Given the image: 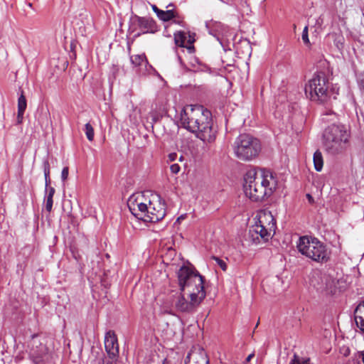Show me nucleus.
<instances>
[{
    "instance_id": "f257e3e1",
    "label": "nucleus",
    "mask_w": 364,
    "mask_h": 364,
    "mask_svg": "<svg viewBox=\"0 0 364 364\" xmlns=\"http://www.w3.org/2000/svg\"><path fill=\"white\" fill-rule=\"evenodd\" d=\"M180 294L173 299L177 311L192 313L206 296L204 278L193 267L182 266L177 272Z\"/></svg>"
},
{
    "instance_id": "f03ea898",
    "label": "nucleus",
    "mask_w": 364,
    "mask_h": 364,
    "mask_svg": "<svg viewBox=\"0 0 364 364\" xmlns=\"http://www.w3.org/2000/svg\"><path fill=\"white\" fill-rule=\"evenodd\" d=\"M182 127L204 142L211 143L216 138L211 112L201 105H186L181 113Z\"/></svg>"
},
{
    "instance_id": "7ed1b4c3",
    "label": "nucleus",
    "mask_w": 364,
    "mask_h": 364,
    "mask_svg": "<svg viewBox=\"0 0 364 364\" xmlns=\"http://www.w3.org/2000/svg\"><path fill=\"white\" fill-rule=\"evenodd\" d=\"M244 180L245 194L255 202L270 196L277 186V177L270 170L250 171L245 174Z\"/></svg>"
},
{
    "instance_id": "20e7f679",
    "label": "nucleus",
    "mask_w": 364,
    "mask_h": 364,
    "mask_svg": "<svg viewBox=\"0 0 364 364\" xmlns=\"http://www.w3.org/2000/svg\"><path fill=\"white\" fill-rule=\"evenodd\" d=\"M351 132L346 124L333 123L323 132L322 143L325 151L332 156L343 154L350 143Z\"/></svg>"
},
{
    "instance_id": "39448f33",
    "label": "nucleus",
    "mask_w": 364,
    "mask_h": 364,
    "mask_svg": "<svg viewBox=\"0 0 364 364\" xmlns=\"http://www.w3.org/2000/svg\"><path fill=\"white\" fill-rule=\"evenodd\" d=\"M165 215V204L159 196L151 191H144L138 195V222L153 223L163 219Z\"/></svg>"
},
{
    "instance_id": "423d86ee",
    "label": "nucleus",
    "mask_w": 364,
    "mask_h": 364,
    "mask_svg": "<svg viewBox=\"0 0 364 364\" xmlns=\"http://www.w3.org/2000/svg\"><path fill=\"white\" fill-rule=\"evenodd\" d=\"M329 86L327 75L323 72H318L306 84L305 93L311 101L318 104H326L331 98Z\"/></svg>"
},
{
    "instance_id": "0eeeda50",
    "label": "nucleus",
    "mask_w": 364,
    "mask_h": 364,
    "mask_svg": "<svg viewBox=\"0 0 364 364\" xmlns=\"http://www.w3.org/2000/svg\"><path fill=\"white\" fill-rule=\"evenodd\" d=\"M297 248L303 255L317 262H326L330 257L326 246L316 237H301Z\"/></svg>"
},
{
    "instance_id": "6e6552de",
    "label": "nucleus",
    "mask_w": 364,
    "mask_h": 364,
    "mask_svg": "<svg viewBox=\"0 0 364 364\" xmlns=\"http://www.w3.org/2000/svg\"><path fill=\"white\" fill-rule=\"evenodd\" d=\"M235 156L242 161H250L258 156L261 151L260 141L247 134L239 135L233 144Z\"/></svg>"
},
{
    "instance_id": "1a4fd4ad",
    "label": "nucleus",
    "mask_w": 364,
    "mask_h": 364,
    "mask_svg": "<svg viewBox=\"0 0 364 364\" xmlns=\"http://www.w3.org/2000/svg\"><path fill=\"white\" fill-rule=\"evenodd\" d=\"M46 338L41 334H33L28 342L30 358L35 364H43V359L48 353Z\"/></svg>"
},
{
    "instance_id": "9d476101",
    "label": "nucleus",
    "mask_w": 364,
    "mask_h": 364,
    "mask_svg": "<svg viewBox=\"0 0 364 364\" xmlns=\"http://www.w3.org/2000/svg\"><path fill=\"white\" fill-rule=\"evenodd\" d=\"M274 233L275 232H269L267 228L257 221L255 225L250 227L249 230L250 237L255 244L269 241Z\"/></svg>"
},
{
    "instance_id": "9b49d317",
    "label": "nucleus",
    "mask_w": 364,
    "mask_h": 364,
    "mask_svg": "<svg viewBox=\"0 0 364 364\" xmlns=\"http://www.w3.org/2000/svg\"><path fill=\"white\" fill-rule=\"evenodd\" d=\"M185 364H209V358L202 347L195 346L187 355Z\"/></svg>"
},
{
    "instance_id": "f8f14e48",
    "label": "nucleus",
    "mask_w": 364,
    "mask_h": 364,
    "mask_svg": "<svg viewBox=\"0 0 364 364\" xmlns=\"http://www.w3.org/2000/svg\"><path fill=\"white\" fill-rule=\"evenodd\" d=\"M105 350L112 359H115L119 354V346L117 338L114 331H109L107 332L105 338Z\"/></svg>"
},
{
    "instance_id": "ddd939ff",
    "label": "nucleus",
    "mask_w": 364,
    "mask_h": 364,
    "mask_svg": "<svg viewBox=\"0 0 364 364\" xmlns=\"http://www.w3.org/2000/svg\"><path fill=\"white\" fill-rule=\"evenodd\" d=\"M159 30L156 21L150 17L138 16V36L145 33H155Z\"/></svg>"
},
{
    "instance_id": "4468645a",
    "label": "nucleus",
    "mask_w": 364,
    "mask_h": 364,
    "mask_svg": "<svg viewBox=\"0 0 364 364\" xmlns=\"http://www.w3.org/2000/svg\"><path fill=\"white\" fill-rule=\"evenodd\" d=\"M257 222L267 228L269 232H275L276 230V220L269 210H260L257 215Z\"/></svg>"
},
{
    "instance_id": "2eb2a0df",
    "label": "nucleus",
    "mask_w": 364,
    "mask_h": 364,
    "mask_svg": "<svg viewBox=\"0 0 364 364\" xmlns=\"http://www.w3.org/2000/svg\"><path fill=\"white\" fill-rule=\"evenodd\" d=\"M354 319L357 327L364 333V301L360 302L354 311Z\"/></svg>"
},
{
    "instance_id": "dca6fc26",
    "label": "nucleus",
    "mask_w": 364,
    "mask_h": 364,
    "mask_svg": "<svg viewBox=\"0 0 364 364\" xmlns=\"http://www.w3.org/2000/svg\"><path fill=\"white\" fill-rule=\"evenodd\" d=\"M21 90V95L18 99L17 123L21 124L23 119L24 112L27 107V102L23 91Z\"/></svg>"
},
{
    "instance_id": "f3484780",
    "label": "nucleus",
    "mask_w": 364,
    "mask_h": 364,
    "mask_svg": "<svg viewBox=\"0 0 364 364\" xmlns=\"http://www.w3.org/2000/svg\"><path fill=\"white\" fill-rule=\"evenodd\" d=\"M46 209L48 212H50L53 208V196L55 194V190L53 187H50L48 189H46Z\"/></svg>"
},
{
    "instance_id": "a211bd4d",
    "label": "nucleus",
    "mask_w": 364,
    "mask_h": 364,
    "mask_svg": "<svg viewBox=\"0 0 364 364\" xmlns=\"http://www.w3.org/2000/svg\"><path fill=\"white\" fill-rule=\"evenodd\" d=\"M313 161L315 169L317 171H321L323 166V159L322 153L319 150L314 152Z\"/></svg>"
},
{
    "instance_id": "6ab92c4d",
    "label": "nucleus",
    "mask_w": 364,
    "mask_h": 364,
    "mask_svg": "<svg viewBox=\"0 0 364 364\" xmlns=\"http://www.w3.org/2000/svg\"><path fill=\"white\" fill-rule=\"evenodd\" d=\"M43 172L45 176L46 189H48L50 186V164L48 160L43 161Z\"/></svg>"
},
{
    "instance_id": "aec40b11",
    "label": "nucleus",
    "mask_w": 364,
    "mask_h": 364,
    "mask_svg": "<svg viewBox=\"0 0 364 364\" xmlns=\"http://www.w3.org/2000/svg\"><path fill=\"white\" fill-rule=\"evenodd\" d=\"M176 16V13L174 12L173 10H161L160 14H159L157 17L162 21L166 22L175 18Z\"/></svg>"
},
{
    "instance_id": "412c9836",
    "label": "nucleus",
    "mask_w": 364,
    "mask_h": 364,
    "mask_svg": "<svg viewBox=\"0 0 364 364\" xmlns=\"http://www.w3.org/2000/svg\"><path fill=\"white\" fill-rule=\"evenodd\" d=\"M135 193H132L129 196L127 200V207L129 208V211L134 215V217H136V197H135Z\"/></svg>"
},
{
    "instance_id": "4be33fe9",
    "label": "nucleus",
    "mask_w": 364,
    "mask_h": 364,
    "mask_svg": "<svg viewBox=\"0 0 364 364\" xmlns=\"http://www.w3.org/2000/svg\"><path fill=\"white\" fill-rule=\"evenodd\" d=\"M185 40H186V36L183 32L179 31V32L174 33V41L177 46H178L180 47H183Z\"/></svg>"
},
{
    "instance_id": "5701e85b",
    "label": "nucleus",
    "mask_w": 364,
    "mask_h": 364,
    "mask_svg": "<svg viewBox=\"0 0 364 364\" xmlns=\"http://www.w3.org/2000/svg\"><path fill=\"white\" fill-rule=\"evenodd\" d=\"M328 36H332L333 38L335 45H336V46L338 49H342L343 48L344 38H343V37L342 36L337 35L335 33H331V34H328Z\"/></svg>"
},
{
    "instance_id": "b1692460",
    "label": "nucleus",
    "mask_w": 364,
    "mask_h": 364,
    "mask_svg": "<svg viewBox=\"0 0 364 364\" xmlns=\"http://www.w3.org/2000/svg\"><path fill=\"white\" fill-rule=\"evenodd\" d=\"M85 132L87 139L92 141L94 139V129L90 123H87L85 125Z\"/></svg>"
},
{
    "instance_id": "393cba45",
    "label": "nucleus",
    "mask_w": 364,
    "mask_h": 364,
    "mask_svg": "<svg viewBox=\"0 0 364 364\" xmlns=\"http://www.w3.org/2000/svg\"><path fill=\"white\" fill-rule=\"evenodd\" d=\"M309 361V358H301L295 353L290 364H310Z\"/></svg>"
},
{
    "instance_id": "a878e982",
    "label": "nucleus",
    "mask_w": 364,
    "mask_h": 364,
    "mask_svg": "<svg viewBox=\"0 0 364 364\" xmlns=\"http://www.w3.org/2000/svg\"><path fill=\"white\" fill-rule=\"evenodd\" d=\"M301 38L304 44L309 46L310 45V41L309 38V28L308 26H306L304 28V30L302 31Z\"/></svg>"
},
{
    "instance_id": "bb28decb",
    "label": "nucleus",
    "mask_w": 364,
    "mask_h": 364,
    "mask_svg": "<svg viewBox=\"0 0 364 364\" xmlns=\"http://www.w3.org/2000/svg\"><path fill=\"white\" fill-rule=\"evenodd\" d=\"M212 259L216 262V263L218 264V266L222 269L223 271H226L227 269V264L226 263L219 257L213 256Z\"/></svg>"
},
{
    "instance_id": "cd10ccee",
    "label": "nucleus",
    "mask_w": 364,
    "mask_h": 364,
    "mask_svg": "<svg viewBox=\"0 0 364 364\" xmlns=\"http://www.w3.org/2000/svg\"><path fill=\"white\" fill-rule=\"evenodd\" d=\"M170 170L172 173L177 174L180 171L181 167L178 164H173L170 166Z\"/></svg>"
},
{
    "instance_id": "c85d7f7f",
    "label": "nucleus",
    "mask_w": 364,
    "mask_h": 364,
    "mask_svg": "<svg viewBox=\"0 0 364 364\" xmlns=\"http://www.w3.org/2000/svg\"><path fill=\"white\" fill-rule=\"evenodd\" d=\"M68 173H69L68 167H67V166L64 167L63 168L62 173H61V178L63 181L68 178Z\"/></svg>"
},
{
    "instance_id": "c756f323",
    "label": "nucleus",
    "mask_w": 364,
    "mask_h": 364,
    "mask_svg": "<svg viewBox=\"0 0 364 364\" xmlns=\"http://www.w3.org/2000/svg\"><path fill=\"white\" fill-rule=\"evenodd\" d=\"M127 141L129 146L134 145L135 137L133 134L128 133Z\"/></svg>"
},
{
    "instance_id": "7c9ffc66",
    "label": "nucleus",
    "mask_w": 364,
    "mask_h": 364,
    "mask_svg": "<svg viewBox=\"0 0 364 364\" xmlns=\"http://www.w3.org/2000/svg\"><path fill=\"white\" fill-rule=\"evenodd\" d=\"M178 154L176 153H171L168 155L169 161H174L177 159Z\"/></svg>"
},
{
    "instance_id": "2f4dec72",
    "label": "nucleus",
    "mask_w": 364,
    "mask_h": 364,
    "mask_svg": "<svg viewBox=\"0 0 364 364\" xmlns=\"http://www.w3.org/2000/svg\"><path fill=\"white\" fill-rule=\"evenodd\" d=\"M135 37H136V35H134V36H133V37H132H132H130V38H129V41H128V43H127V44H128V50H129V53H130V51H131V47H132V45H133V44H134V38H135Z\"/></svg>"
},
{
    "instance_id": "473e14b6",
    "label": "nucleus",
    "mask_w": 364,
    "mask_h": 364,
    "mask_svg": "<svg viewBox=\"0 0 364 364\" xmlns=\"http://www.w3.org/2000/svg\"><path fill=\"white\" fill-rule=\"evenodd\" d=\"M151 8L153 11L156 13V16H158L159 14H160L161 10L159 9L156 5H151Z\"/></svg>"
},
{
    "instance_id": "72a5a7b5",
    "label": "nucleus",
    "mask_w": 364,
    "mask_h": 364,
    "mask_svg": "<svg viewBox=\"0 0 364 364\" xmlns=\"http://www.w3.org/2000/svg\"><path fill=\"white\" fill-rule=\"evenodd\" d=\"M254 355H254L253 353L250 354V355L247 357V358H246V361H247V362H250V361L251 360V359L254 357Z\"/></svg>"
},
{
    "instance_id": "f704fd0d",
    "label": "nucleus",
    "mask_w": 364,
    "mask_h": 364,
    "mask_svg": "<svg viewBox=\"0 0 364 364\" xmlns=\"http://www.w3.org/2000/svg\"><path fill=\"white\" fill-rule=\"evenodd\" d=\"M359 358L362 360V362L364 364V352L359 353Z\"/></svg>"
},
{
    "instance_id": "c9c22d12",
    "label": "nucleus",
    "mask_w": 364,
    "mask_h": 364,
    "mask_svg": "<svg viewBox=\"0 0 364 364\" xmlns=\"http://www.w3.org/2000/svg\"><path fill=\"white\" fill-rule=\"evenodd\" d=\"M135 60H136V56H134V55L130 56V60L132 64L135 63Z\"/></svg>"
},
{
    "instance_id": "e433bc0d",
    "label": "nucleus",
    "mask_w": 364,
    "mask_h": 364,
    "mask_svg": "<svg viewBox=\"0 0 364 364\" xmlns=\"http://www.w3.org/2000/svg\"><path fill=\"white\" fill-rule=\"evenodd\" d=\"M306 196L310 202L314 200L312 196L310 194H307Z\"/></svg>"
},
{
    "instance_id": "4c0bfd02",
    "label": "nucleus",
    "mask_w": 364,
    "mask_h": 364,
    "mask_svg": "<svg viewBox=\"0 0 364 364\" xmlns=\"http://www.w3.org/2000/svg\"><path fill=\"white\" fill-rule=\"evenodd\" d=\"M1 36H2V28L0 26V38H1Z\"/></svg>"
},
{
    "instance_id": "58836bf2",
    "label": "nucleus",
    "mask_w": 364,
    "mask_h": 364,
    "mask_svg": "<svg viewBox=\"0 0 364 364\" xmlns=\"http://www.w3.org/2000/svg\"><path fill=\"white\" fill-rule=\"evenodd\" d=\"M142 60V57L138 55V61Z\"/></svg>"
},
{
    "instance_id": "ea45409f",
    "label": "nucleus",
    "mask_w": 364,
    "mask_h": 364,
    "mask_svg": "<svg viewBox=\"0 0 364 364\" xmlns=\"http://www.w3.org/2000/svg\"><path fill=\"white\" fill-rule=\"evenodd\" d=\"M182 159H183V156H181L179 157V161H182Z\"/></svg>"
}]
</instances>
